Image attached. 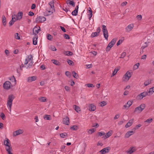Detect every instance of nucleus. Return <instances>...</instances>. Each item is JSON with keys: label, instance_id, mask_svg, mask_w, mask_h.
<instances>
[{"label": "nucleus", "instance_id": "3c124183", "mask_svg": "<svg viewBox=\"0 0 154 154\" xmlns=\"http://www.w3.org/2000/svg\"><path fill=\"white\" fill-rule=\"evenodd\" d=\"M85 85L88 88H92L94 86L92 84H86Z\"/></svg>", "mask_w": 154, "mask_h": 154}, {"label": "nucleus", "instance_id": "bf43d9fd", "mask_svg": "<svg viewBox=\"0 0 154 154\" xmlns=\"http://www.w3.org/2000/svg\"><path fill=\"white\" fill-rule=\"evenodd\" d=\"M64 38L66 39H69L70 38L69 36L67 34H65L64 35Z\"/></svg>", "mask_w": 154, "mask_h": 154}, {"label": "nucleus", "instance_id": "473e14b6", "mask_svg": "<svg viewBox=\"0 0 154 154\" xmlns=\"http://www.w3.org/2000/svg\"><path fill=\"white\" fill-rule=\"evenodd\" d=\"M96 130L95 129V128H92L90 129H89L88 131V133L89 134H91L93 133Z\"/></svg>", "mask_w": 154, "mask_h": 154}, {"label": "nucleus", "instance_id": "0eeeda50", "mask_svg": "<svg viewBox=\"0 0 154 154\" xmlns=\"http://www.w3.org/2000/svg\"><path fill=\"white\" fill-rule=\"evenodd\" d=\"M131 73L128 71L124 75L123 77V80L124 81H128L131 77Z\"/></svg>", "mask_w": 154, "mask_h": 154}, {"label": "nucleus", "instance_id": "f8f14e48", "mask_svg": "<svg viewBox=\"0 0 154 154\" xmlns=\"http://www.w3.org/2000/svg\"><path fill=\"white\" fill-rule=\"evenodd\" d=\"M110 149V147H107L105 148L102 150H101L100 152L102 154H104L105 153H108L109 151V150Z\"/></svg>", "mask_w": 154, "mask_h": 154}, {"label": "nucleus", "instance_id": "f03ea898", "mask_svg": "<svg viewBox=\"0 0 154 154\" xmlns=\"http://www.w3.org/2000/svg\"><path fill=\"white\" fill-rule=\"evenodd\" d=\"M14 98L15 97L13 94L10 95L8 97L7 105L8 108L9 109L10 112L9 113L10 114H11L12 102Z\"/></svg>", "mask_w": 154, "mask_h": 154}, {"label": "nucleus", "instance_id": "a18cd8bd", "mask_svg": "<svg viewBox=\"0 0 154 154\" xmlns=\"http://www.w3.org/2000/svg\"><path fill=\"white\" fill-rule=\"evenodd\" d=\"M15 38L17 39H20V36L19 34L18 33H16L15 34Z\"/></svg>", "mask_w": 154, "mask_h": 154}, {"label": "nucleus", "instance_id": "9b49d317", "mask_svg": "<svg viewBox=\"0 0 154 154\" xmlns=\"http://www.w3.org/2000/svg\"><path fill=\"white\" fill-rule=\"evenodd\" d=\"M23 14L22 12L20 11L16 15L14 14V16L16 17V20H20L22 19L23 17Z\"/></svg>", "mask_w": 154, "mask_h": 154}, {"label": "nucleus", "instance_id": "cd10ccee", "mask_svg": "<svg viewBox=\"0 0 154 154\" xmlns=\"http://www.w3.org/2000/svg\"><path fill=\"white\" fill-rule=\"evenodd\" d=\"M2 21L3 25L5 26L6 24V20L5 16L3 15L2 17Z\"/></svg>", "mask_w": 154, "mask_h": 154}, {"label": "nucleus", "instance_id": "9d476101", "mask_svg": "<svg viewBox=\"0 0 154 154\" xmlns=\"http://www.w3.org/2000/svg\"><path fill=\"white\" fill-rule=\"evenodd\" d=\"M11 82L8 81L5 82L3 84L4 88L6 89H9L11 87Z\"/></svg>", "mask_w": 154, "mask_h": 154}, {"label": "nucleus", "instance_id": "393cba45", "mask_svg": "<svg viewBox=\"0 0 154 154\" xmlns=\"http://www.w3.org/2000/svg\"><path fill=\"white\" fill-rule=\"evenodd\" d=\"M38 37L37 35H35L33 38V44L35 45L37 44Z\"/></svg>", "mask_w": 154, "mask_h": 154}, {"label": "nucleus", "instance_id": "e2e57ef3", "mask_svg": "<svg viewBox=\"0 0 154 154\" xmlns=\"http://www.w3.org/2000/svg\"><path fill=\"white\" fill-rule=\"evenodd\" d=\"M111 47L107 45V47L106 48V51L107 52L109 51L111 49Z\"/></svg>", "mask_w": 154, "mask_h": 154}, {"label": "nucleus", "instance_id": "6e6552de", "mask_svg": "<svg viewBox=\"0 0 154 154\" xmlns=\"http://www.w3.org/2000/svg\"><path fill=\"white\" fill-rule=\"evenodd\" d=\"M137 149L135 146H131L129 149L126 151L128 154H132L133 152H134Z\"/></svg>", "mask_w": 154, "mask_h": 154}, {"label": "nucleus", "instance_id": "5fc2aeb1", "mask_svg": "<svg viewBox=\"0 0 154 154\" xmlns=\"http://www.w3.org/2000/svg\"><path fill=\"white\" fill-rule=\"evenodd\" d=\"M145 44H146L145 45H143V46H142L141 48V49H142V50H143V49L146 47H147L148 46V45H147V43L146 42H145Z\"/></svg>", "mask_w": 154, "mask_h": 154}, {"label": "nucleus", "instance_id": "052dcab7", "mask_svg": "<svg viewBox=\"0 0 154 154\" xmlns=\"http://www.w3.org/2000/svg\"><path fill=\"white\" fill-rule=\"evenodd\" d=\"M92 12H91L90 13H89V14H88V16L89 17V18L90 20H91V18L92 17Z\"/></svg>", "mask_w": 154, "mask_h": 154}, {"label": "nucleus", "instance_id": "2f4dec72", "mask_svg": "<svg viewBox=\"0 0 154 154\" xmlns=\"http://www.w3.org/2000/svg\"><path fill=\"white\" fill-rule=\"evenodd\" d=\"M64 54L67 56H71L73 55V53L72 52L69 51H66Z\"/></svg>", "mask_w": 154, "mask_h": 154}, {"label": "nucleus", "instance_id": "f257e3e1", "mask_svg": "<svg viewBox=\"0 0 154 154\" xmlns=\"http://www.w3.org/2000/svg\"><path fill=\"white\" fill-rule=\"evenodd\" d=\"M33 57L32 55L30 54L28 55L25 59L24 63V65H27L28 63L26 68L28 69L30 68L33 65Z\"/></svg>", "mask_w": 154, "mask_h": 154}, {"label": "nucleus", "instance_id": "6e6d98bb", "mask_svg": "<svg viewBox=\"0 0 154 154\" xmlns=\"http://www.w3.org/2000/svg\"><path fill=\"white\" fill-rule=\"evenodd\" d=\"M137 18L139 20H141L142 18V16L141 15H139L137 16Z\"/></svg>", "mask_w": 154, "mask_h": 154}, {"label": "nucleus", "instance_id": "a211bd4d", "mask_svg": "<svg viewBox=\"0 0 154 154\" xmlns=\"http://www.w3.org/2000/svg\"><path fill=\"white\" fill-rule=\"evenodd\" d=\"M63 122L64 124L68 125L69 123V118L67 116L66 118L63 119Z\"/></svg>", "mask_w": 154, "mask_h": 154}, {"label": "nucleus", "instance_id": "b1692460", "mask_svg": "<svg viewBox=\"0 0 154 154\" xmlns=\"http://www.w3.org/2000/svg\"><path fill=\"white\" fill-rule=\"evenodd\" d=\"M133 119L130 120L125 125V127L126 128H128L131 126L133 123Z\"/></svg>", "mask_w": 154, "mask_h": 154}, {"label": "nucleus", "instance_id": "f3484780", "mask_svg": "<svg viewBox=\"0 0 154 154\" xmlns=\"http://www.w3.org/2000/svg\"><path fill=\"white\" fill-rule=\"evenodd\" d=\"M117 39L116 38H113L112 41L109 43L108 46L111 47V48L114 45Z\"/></svg>", "mask_w": 154, "mask_h": 154}, {"label": "nucleus", "instance_id": "72a5a7b5", "mask_svg": "<svg viewBox=\"0 0 154 154\" xmlns=\"http://www.w3.org/2000/svg\"><path fill=\"white\" fill-rule=\"evenodd\" d=\"M99 35L98 34L97 32H92L91 35V37L92 38L95 37Z\"/></svg>", "mask_w": 154, "mask_h": 154}, {"label": "nucleus", "instance_id": "c756f323", "mask_svg": "<svg viewBox=\"0 0 154 154\" xmlns=\"http://www.w3.org/2000/svg\"><path fill=\"white\" fill-rule=\"evenodd\" d=\"M73 107H75V110L77 112L79 113L80 111V109L79 106L76 105H74Z\"/></svg>", "mask_w": 154, "mask_h": 154}, {"label": "nucleus", "instance_id": "de8ad7c7", "mask_svg": "<svg viewBox=\"0 0 154 154\" xmlns=\"http://www.w3.org/2000/svg\"><path fill=\"white\" fill-rule=\"evenodd\" d=\"M126 55V52H123L122 54L121 55V56L120 58H123Z\"/></svg>", "mask_w": 154, "mask_h": 154}, {"label": "nucleus", "instance_id": "f704fd0d", "mask_svg": "<svg viewBox=\"0 0 154 154\" xmlns=\"http://www.w3.org/2000/svg\"><path fill=\"white\" fill-rule=\"evenodd\" d=\"M72 74L73 77L76 79L79 78V76L78 74L76 73L74 71L72 72Z\"/></svg>", "mask_w": 154, "mask_h": 154}, {"label": "nucleus", "instance_id": "13d9d810", "mask_svg": "<svg viewBox=\"0 0 154 154\" xmlns=\"http://www.w3.org/2000/svg\"><path fill=\"white\" fill-rule=\"evenodd\" d=\"M43 118L45 120H48V115L46 114L44 115Z\"/></svg>", "mask_w": 154, "mask_h": 154}, {"label": "nucleus", "instance_id": "5701e85b", "mask_svg": "<svg viewBox=\"0 0 154 154\" xmlns=\"http://www.w3.org/2000/svg\"><path fill=\"white\" fill-rule=\"evenodd\" d=\"M112 131L111 130L109 131L106 133V135L103 137V138L104 139H106L109 137L112 134Z\"/></svg>", "mask_w": 154, "mask_h": 154}, {"label": "nucleus", "instance_id": "864d4df0", "mask_svg": "<svg viewBox=\"0 0 154 154\" xmlns=\"http://www.w3.org/2000/svg\"><path fill=\"white\" fill-rule=\"evenodd\" d=\"M51 50L53 51H55L57 50V49L54 46H51L50 48Z\"/></svg>", "mask_w": 154, "mask_h": 154}, {"label": "nucleus", "instance_id": "49530a36", "mask_svg": "<svg viewBox=\"0 0 154 154\" xmlns=\"http://www.w3.org/2000/svg\"><path fill=\"white\" fill-rule=\"evenodd\" d=\"M78 12L74 10L72 12V14L73 16H76L77 15Z\"/></svg>", "mask_w": 154, "mask_h": 154}, {"label": "nucleus", "instance_id": "a19ab883", "mask_svg": "<svg viewBox=\"0 0 154 154\" xmlns=\"http://www.w3.org/2000/svg\"><path fill=\"white\" fill-rule=\"evenodd\" d=\"M153 92H154V87L150 88L148 91V93H151L152 94Z\"/></svg>", "mask_w": 154, "mask_h": 154}, {"label": "nucleus", "instance_id": "ea45409f", "mask_svg": "<svg viewBox=\"0 0 154 154\" xmlns=\"http://www.w3.org/2000/svg\"><path fill=\"white\" fill-rule=\"evenodd\" d=\"M67 62L69 65H74V63L71 60H67Z\"/></svg>", "mask_w": 154, "mask_h": 154}, {"label": "nucleus", "instance_id": "69168bd1", "mask_svg": "<svg viewBox=\"0 0 154 154\" xmlns=\"http://www.w3.org/2000/svg\"><path fill=\"white\" fill-rule=\"evenodd\" d=\"M92 65L91 64L86 65V66L87 68H90L92 67Z\"/></svg>", "mask_w": 154, "mask_h": 154}, {"label": "nucleus", "instance_id": "4d7b16f0", "mask_svg": "<svg viewBox=\"0 0 154 154\" xmlns=\"http://www.w3.org/2000/svg\"><path fill=\"white\" fill-rule=\"evenodd\" d=\"M11 149H7V148H6V149L7 150V151L8 152V154H13L10 151V150Z\"/></svg>", "mask_w": 154, "mask_h": 154}, {"label": "nucleus", "instance_id": "37998d69", "mask_svg": "<svg viewBox=\"0 0 154 154\" xmlns=\"http://www.w3.org/2000/svg\"><path fill=\"white\" fill-rule=\"evenodd\" d=\"M152 118L149 119L145 121V122H147L148 123H150L152 121Z\"/></svg>", "mask_w": 154, "mask_h": 154}, {"label": "nucleus", "instance_id": "680f3d73", "mask_svg": "<svg viewBox=\"0 0 154 154\" xmlns=\"http://www.w3.org/2000/svg\"><path fill=\"white\" fill-rule=\"evenodd\" d=\"M65 75L69 77L70 76V73L68 71H66L65 72Z\"/></svg>", "mask_w": 154, "mask_h": 154}, {"label": "nucleus", "instance_id": "ddd939ff", "mask_svg": "<svg viewBox=\"0 0 154 154\" xmlns=\"http://www.w3.org/2000/svg\"><path fill=\"white\" fill-rule=\"evenodd\" d=\"M134 26L133 24H131L128 25L125 28L126 31L129 32L133 28Z\"/></svg>", "mask_w": 154, "mask_h": 154}, {"label": "nucleus", "instance_id": "c03bdc74", "mask_svg": "<svg viewBox=\"0 0 154 154\" xmlns=\"http://www.w3.org/2000/svg\"><path fill=\"white\" fill-rule=\"evenodd\" d=\"M98 134V136L99 137H101V136L104 135L105 134V133L102 132H99Z\"/></svg>", "mask_w": 154, "mask_h": 154}, {"label": "nucleus", "instance_id": "0e129e2a", "mask_svg": "<svg viewBox=\"0 0 154 154\" xmlns=\"http://www.w3.org/2000/svg\"><path fill=\"white\" fill-rule=\"evenodd\" d=\"M122 42V40H119L117 42L116 45H117V46H119L121 44V43Z\"/></svg>", "mask_w": 154, "mask_h": 154}, {"label": "nucleus", "instance_id": "c9c22d12", "mask_svg": "<svg viewBox=\"0 0 154 154\" xmlns=\"http://www.w3.org/2000/svg\"><path fill=\"white\" fill-rule=\"evenodd\" d=\"M51 61L54 64L57 65H60V63L56 60H51Z\"/></svg>", "mask_w": 154, "mask_h": 154}, {"label": "nucleus", "instance_id": "e433bc0d", "mask_svg": "<svg viewBox=\"0 0 154 154\" xmlns=\"http://www.w3.org/2000/svg\"><path fill=\"white\" fill-rule=\"evenodd\" d=\"M119 69V68H115L112 73V76H113L115 75Z\"/></svg>", "mask_w": 154, "mask_h": 154}, {"label": "nucleus", "instance_id": "20e7f679", "mask_svg": "<svg viewBox=\"0 0 154 154\" xmlns=\"http://www.w3.org/2000/svg\"><path fill=\"white\" fill-rule=\"evenodd\" d=\"M54 4V2L53 1H51L49 3V15L51 14L55 11Z\"/></svg>", "mask_w": 154, "mask_h": 154}, {"label": "nucleus", "instance_id": "412c9836", "mask_svg": "<svg viewBox=\"0 0 154 154\" xmlns=\"http://www.w3.org/2000/svg\"><path fill=\"white\" fill-rule=\"evenodd\" d=\"M96 108V106L93 103L90 104L89 110L90 111H94Z\"/></svg>", "mask_w": 154, "mask_h": 154}, {"label": "nucleus", "instance_id": "39448f33", "mask_svg": "<svg viewBox=\"0 0 154 154\" xmlns=\"http://www.w3.org/2000/svg\"><path fill=\"white\" fill-rule=\"evenodd\" d=\"M46 19L45 17L42 16H37L35 20V22L36 23H42L45 21Z\"/></svg>", "mask_w": 154, "mask_h": 154}, {"label": "nucleus", "instance_id": "09e8293b", "mask_svg": "<svg viewBox=\"0 0 154 154\" xmlns=\"http://www.w3.org/2000/svg\"><path fill=\"white\" fill-rule=\"evenodd\" d=\"M139 66V63H137L134 66V68L135 69H136L138 68Z\"/></svg>", "mask_w": 154, "mask_h": 154}, {"label": "nucleus", "instance_id": "338daca9", "mask_svg": "<svg viewBox=\"0 0 154 154\" xmlns=\"http://www.w3.org/2000/svg\"><path fill=\"white\" fill-rule=\"evenodd\" d=\"M60 28L63 31V32H66L65 29L62 26H60Z\"/></svg>", "mask_w": 154, "mask_h": 154}, {"label": "nucleus", "instance_id": "a878e982", "mask_svg": "<svg viewBox=\"0 0 154 154\" xmlns=\"http://www.w3.org/2000/svg\"><path fill=\"white\" fill-rule=\"evenodd\" d=\"M9 79L12 82L14 83V85H15L16 84V80L14 76L10 77L9 78Z\"/></svg>", "mask_w": 154, "mask_h": 154}, {"label": "nucleus", "instance_id": "dca6fc26", "mask_svg": "<svg viewBox=\"0 0 154 154\" xmlns=\"http://www.w3.org/2000/svg\"><path fill=\"white\" fill-rule=\"evenodd\" d=\"M4 145L8 147L7 149H11V145L10 143V140L8 139H7L6 140H5L4 142Z\"/></svg>", "mask_w": 154, "mask_h": 154}, {"label": "nucleus", "instance_id": "6ab92c4d", "mask_svg": "<svg viewBox=\"0 0 154 154\" xmlns=\"http://www.w3.org/2000/svg\"><path fill=\"white\" fill-rule=\"evenodd\" d=\"M36 79V77L35 76L29 77L27 78V81L28 82H31L35 81Z\"/></svg>", "mask_w": 154, "mask_h": 154}, {"label": "nucleus", "instance_id": "2eb2a0df", "mask_svg": "<svg viewBox=\"0 0 154 154\" xmlns=\"http://www.w3.org/2000/svg\"><path fill=\"white\" fill-rule=\"evenodd\" d=\"M23 132V131L22 130L19 129L13 133V135L14 136H16L17 135H20L22 134Z\"/></svg>", "mask_w": 154, "mask_h": 154}, {"label": "nucleus", "instance_id": "bb28decb", "mask_svg": "<svg viewBox=\"0 0 154 154\" xmlns=\"http://www.w3.org/2000/svg\"><path fill=\"white\" fill-rule=\"evenodd\" d=\"M67 4H69V5H72L74 7H75V3L73 1L68 0L67 2Z\"/></svg>", "mask_w": 154, "mask_h": 154}, {"label": "nucleus", "instance_id": "c85d7f7f", "mask_svg": "<svg viewBox=\"0 0 154 154\" xmlns=\"http://www.w3.org/2000/svg\"><path fill=\"white\" fill-rule=\"evenodd\" d=\"M152 81V80L151 79H149L145 81L144 82V85L145 86H146L150 84Z\"/></svg>", "mask_w": 154, "mask_h": 154}, {"label": "nucleus", "instance_id": "423d86ee", "mask_svg": "<svg viewBox=\"0 0 154 154\" xmlns=\"http://www.w3.org/2000/svg\"><path fill=\"white\" fill-rule=\"evenodd\" d=\"M102 27L103 32V34L104 37L107 40L108 38V31L106 28V26L105 25H103Z\"/></svg>", "mask_w": 154, "mask_h": 154}, {"label": "nucleus", "instance_id": "58836bf2", "mask_svg": "<svg viewBox=\"0 0 154 154\" xmlns=\"http://www.w3.org/2000/svg\"><path fill=\"white\" fill-rule=\"evenodd\" d=\"M71 129L72 130H76L78 129V127L76 125H73L70 127Z\"/></svg>", "mask_w": 154, "mask_h": 154}, {"label": "nucleus", "instance_id": "79ce46f5", "mask_svg": "<svg viewBox=\"0 0 154 154\" xmlns=\"http://www.w3.org/2000/svg\"><path fill=\"white\" fill-rule=\"evenodd\" d=\"M100 106H103L106 105V103L105 101H103L100 102Z\"/></svg>", "mask_w": 154, "mask_h": 154}, {"label": "nucleus", "instance_id": "4be33fe9", "mask_svg": "<svg viewBox=\"0 0 154 154\" xmlns=\"http://www.w3.org/2000/svg\"><path fill=\"white\" fill-rule=\"evenodd\" d=\"M134 133V132L133 131H129L127 132V133L125 134V137L126 138H128L130 136L132 135Z\"/></svg>", "mask_w": 154, "mask_h": 154}, {"label": "nucleus", "instance_id": "8fccbe9b", "mask_svg": "<svg viewBox=\"0 0 154 154\" xmlns=\"http://www.w3.org/2000/svg\"><path fill=\"white\" fill-rule=\"evenodd\" d=\"M15 21V20H11L9 22L10 26H11L14 23Z\"/></svg>", "mask_w": 154, "mask_h": 154}, {"label": "nucleus", "instance_id": "1a4fd4ad", "mask_svg": "<svg viewBox=\"0 0 154 154\" xmlns=\"http://www.w3.org/2000/svg\"><path fill=\"white\" fill-rule=\"evenodd\" d=\"M40 30V27H34L32 30V33L35 35H37L38 34L39 31Z\"/></svg>", "mask_w": 154, "mask_h": 154}, {"label": "nucleus", "instance_id": "603ef678", "mask_svg": "<svg viewBox=\"0 0 154 154\" xmlns=\"http://www.w3.org/2000/svg\"><path fill=\"white\" fill-rule=\"evenodd\" d=\"M0 117L3 120H4L5 118V114L2 112L1 113Z\"/></svg>", "mask_w": 154, "mask_h": 154}, {"label": "nucleus", "instance_id": "4c0bfd02", "mask_svg": "<svg viewBox=\"0 0 154 154\" xmlns=\"http://www.w3.org/2000/svg\"><path fill=\"white\" fill-rule=\"evenodd\" d=\"M67 136V134L66 133H61L60 134V136L62 138H64L66 137Z\"/></svg>", "mask_w": 154, "mask_h": 154}, {"label": "nucleus", "instance_id": "aec40b11", "mask_svg": "<svg viewBox=\"0 0 154 154\" xmlns=\"http://www.w3.org/2000/svg\"><path fill=\"white\" fill-rule=\"evenodd\" d=\"M133 101L130 100H129L125 105L123 106V107L125 109L127 107L129 108L132 104Z\"/></svg>", "mask_w": 154, "mask_h": 154}, {"label": "nucleus", "instance_id": "4468645a", "mask_svg": "<svg viewBox=\"0 0 154 154\" xmlns=\"http://www.w3.org/2000/svg\"><path fill=\"white\" fill-rule=\"evenodd\" d=\"M148 93H148V92H147L145 91L141 93L138 95L139 99H142L143 97L148 95Z\"/></svg>", "mask_w": 154, "mask_h": 154}, {"label": "nucleus", "instance_id": "774afa93", "mask_svg": "<svg viewBox=\"0 0 154 154\" xmlns=\"http://www.w3.org/2000/svg\"><path fill=\"white\" fill-rule=\"evenodd\" d=\"M34 13H33V12H31V11H30L29 12V14L28 15L29 16H33L34 15Z\"/></svg>", "mask_w": 154, "mask_h": 154}, {"label": "nucleus", "instance_id": "7ed1b4c3", "mask_svg": "<svg viewBox=\"0 0 154 154\" xmlns=\"http://www.w3.org/2000/svg\"><path fill=\"white\" fill-rule=\"evenodd\" d=\"M145 104L144 103L142 104L135 109L134 112V113H140L145 109Z\"/></svg>", "mask_w": 154, "mask_h": 154}, {"label": "nucleus", "instance_id": "7c9ffc66", "mask_svg": "<svg viewBox=\"0 0 154 154\" xmlns=\"http://www.w3.org/2000/svg\"><path fill=\"white\" fill-rule=\"evenodd\" d=\"M38 99L39 101L42 102H45L46 100L45 97H39Z\"/></svg>", "mask_w": 154, "mask_h": 154}]
</instances>
